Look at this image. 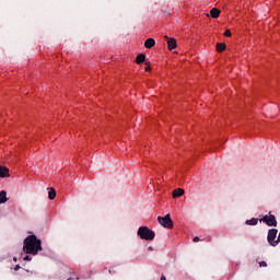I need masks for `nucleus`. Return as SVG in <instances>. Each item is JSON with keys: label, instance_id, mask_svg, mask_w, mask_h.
Segmentation results:
<instances>
[{"label": "nucleus", "instance_id": "nucleus-1", "mask_svg": "<svg viewBox=\"0 0 280 280\" xmlns=\"http://www.w3.org/2000/svg\"><path fill=\"white\" fill-rule=\"evenodd\" d=\"M23 250L26 255H38L43 250L42 242L36 235H30L24 240Z\"/></svg>", "mask_w": 280, "mask_h": 280}, {"label": "nucleus", "instance_id": "nucleus-2", "mask_svg": "<svg viewBox=\"0 0 280 280\" xmlns=\"http://www.w3.org/2000/svg\"><path fill=\"white\" fill-rule=\"evenodd\" d=\"M138 235L140 236V240H145L147 242H152V240L156 237L154 231L150 230L148 226H140L138 229Z\"/></svg>", "mask_w": 280, "mask_h": 280}, {"label": "nucleus", "instance_id": "nucleus-3", "mask_svg": "<svg viewBox=\"0 0 280 280\" xmlns=\"http://www.w3.org/2000/svg\"><path fill=\"white\" fill-rule=\"evenodd\" d=\"M158 222L161 226H164V229H172V226H174L170 214H166L165 217H158Z\"/></svg>", "mask_w": 280, "mask_h": 280}, {"label": "nucleus", "instance_id": "nucleus-4", "mask_svg": "<svg viewBox=\"0 0 280 280\" xmlns=\"http://www.w3.org/2000/svg\"><path fill=\"white\" fill-rule=\"evenodd\" d=\"M260 221L265 222L267 226H277V219L272 214H266Z\"/></svg>", "mask_w": 280, "mask_h": 280}, {"label": "nucleus", "instance_id": "nucleus-5", "mask_svg": "<svg viewBox=\"0 0 280 280\" xmlns=\"http://www.w3.org/2000/svg\"><path fill=\"white\" fill-rule=\"evenodd\" d=\"M0 178H10V170L0 165Z\"/></svg>", "mask_w": 280, "mask_h": 280}, {"label": "nucleus", "instance_id": "nucleus-6", "mask_svg": "<svg viewBox=\"0 0 280 280\" xmlns=\"http://www.w3.org/2000/svg\"><path fill=\"white\" fill-rule=\"evenodd\" d=\"M166 40H167V46H168V49L170 51H172L173 49H176L177 47V44H176V40L174 38H170L167 36H165Z\"/></svg>", "mask_w": 280, "mask_h": 280}, {"label": "nucleus", "instance_id": "nucleus-7", "mask_svg": "<svg viewBox=\"0 0 280 280\" xmlns=\"http://www.w3.org/2000/svg\"><path fill=\"white\" fill-rule=\"evenodd\" d=\"M156 45V42L154 40V38H148L145 42H144V47L147 49H152V47H154Z\"/></svg>", "mask_w": 280, "mask_h": 280}, {"label": "nucleus", "instance_id": "nucleus-8", "mask_svg": "<svg viewBox=\"0 0 280 280\" xmlns=\"http://www.w3.org/2000/svg\"><path fill=\"white\" fill-rule=\"evenodd\" d=\"M180 196H185V189L177 188L173 190V198H180Z\"/></svg>", "mask_w": 280, "mask_h": 280}, {"label": "nucleus", "instance_id": "nucleus-9", "mask_svg": "<svg viewBox=\"0 0 280 280\" xmlns=\"http://www.w3.org/2000/svg\"><path fill=\"white\" fill-rule=\"evenodd\" d=\"M8 202V192L5 190L0 191V205Z\"/></svg>", "mask_w": 280, "mask_h": 280}, {"label": "nucleus", "instance_id": "nucleus-10", "mask_svg": "<svg viewBox=\"0 0 280 280\" xmlns=\"http://www.w3.org/2000/svg\"><path fill=\"white\" fill-rule=\"evenodd\" d=\"M136 62H137V65H141V63L145 62V55H143V54L138 55L136 58Z\"/></svg>", "mask_w": 280, "mask_h": 280}, {"label": "nucleus", "instance_id": "nucleus-11", "mask_svg": "<svg viewBox=\"0 0 280 280\" xmlns=\"http://www.w3.org/2000/svg\"><path fill=\"white\" fill-rule=\"evenodd\" d=\"M48 198L50 200H55L56 199V189L54 188H48Z\"/></svg>", "mask_w": 280, "mask_h": 280}, {"label": "nucleus", "instance_id": "nucleus-12", "mask_svg": "<svg viewBox=\"0 0 280 280\" xmlns=\"http://www.w3.org/2000/svg\"><path fill=\"white\" fill-rule=\"evenodd\" d=\"M210 14H211L212 19H218V16H220V10L213 8V9H211Z\"/></svg>", "mask_w": 280, "mask_h": 280}, {"label": "nucleus", "instance_id": "nucleus-13", "mask_svg": "<svg viewBox=\"0 0 280 280\" xmlns=\"http://www.w3.org/2000/svg\"><path fill=\"white\" fill-rule=\"evenodd\" d=\"M257 222H259V220L253 218V219H250V220H247V221L245 222V224H247L248 226H256Z\"/></svg>", "mask_w": 280, "mask_h": 280}, {"label": "nucleus", "instance_id": "nucleus-14", "mask_svg": "<svg viewBox=\"0 0 280 280\" xmlns=\"http://www.w3.org/2000/svg\"><path fill=\"white\" fill-rule=\"evenodd\" d=\"M224 49H226L225 44H221V43L217 44V51H219V54H222V51H224Z\"/></svg>", "mask_w": 280, "mask_h": 280}, {"label": "nucleus", "instance_id": "nucleus-15", "mask_svg": "<svg viewBox=\"0 0 280 280\" xmlns=\"http://www.w3.org/2000/svg\"><path fill=\"white\" fill-rule=\"evenodd\" d=\"M24 261H32V256L26 255V256L24 257Z\"/></svg>", "mask_w": 280, "mask_h": 280}, {"label": "nucleus", "instance_id": "nucleus-16", "mask_svg": "<svg viewBox=\"0 0 280 280\" xmlns=\"http://www.w3.org/2000/svg\"><path fill=\"white\" fill-rule=\"evenodd\" d=\"M259 266H260V268H266V266H268V264H266V261H260Z\"/></svg>", "mask_w": 280, "mask_h": 280}, {"label": "nucleus", "instance_id": "nucleus-17", "mask_svg": "<svg viewBox=\"0 0 280 280\" xmlns=\"http://www.w3.org/2000/svg\"><path fill=\"white\" fill-rule=\"evenodd\" d=\"M224 36H231V31H230V30H226V31L224 32Z\"/></svg>", "mask_w": 280, "mask_h": 280}, {"label": "nucleus", "instance_id": "nucleus-18", "mask_svg": "<svg viewBox=\"0 0 280 280\" xmlns=\"http://www.w3.org/2000/svg\"><path fill=\"white\" fill-rule=\"evenodd\" d=\"M199 241H200V237H198V236H195L192 240V242H199Z\"/></svg>", "mask_w": 280, "mask_h": 280}, {"label": "nucleus", "instance_id": "nucleus-19", "mask_svg": "<svg viewBox=\"0 0 280 280\" xmlns=\"http://www.w3.org/2000/svg\"><path fill=\"white\" fill-rule=\"evenodd\" d=\"M144 70H145V71H151L152 68H151L150 66H147V67L144 68Z\"/></svg>", "mask_w": 280, "mask_h": 280}, {"label": "nucleus", "instance_id": "nucleus-20", "mask_svg": "<svg viewBox=\"0 0 280 280\" xmlns=\"http://www.w3.org/2000/svg\"><path fill=\"white\" fill-rule=\"evenodd\" d=\"M21 268V266L16 265L14 270H19Z\"/></svg>", "mask_w": 280, "mask_h": 280}, {"label": "nucleus", "instance_id": "nucleus-21", "mask_svg": "<svg viewBox=\"0 0 280 280\" xmlns=\"http://www.w3.org/2000/svg\"><path fill=\"white\" fill-rule=\"evenodd\" d=\"M148 250H154V248L152 246H149Z\"/></svg>", "mask_w": 280, "mask_h": 280}, {"label": "nucleus", "instance_id": "nucleus-22", "mask_svg": "<svg viewBox=\"0 0 280 280\" xmlns=\"http://www.w3.org/2000/svg\"><path fill=\"white\" fill-rule=\"evenodd\" d=\"M161 280H167L166 278H165V276H161Z\"/></svg>", "mask_w": 280, "mask_h": 280}, {"label": "nucleus", "instance_id": "nucleus-23", "mask_svg": "<svg viewBox=\"0 0 280 280\" xmlns=\"http://www.w3.org/2000/svg\"><path fill=\"white\" fill-rule=\"evenodd\" d=\"M13 260L16 261V257H14Z\"/></svg>", "mask_w": 280, "mask_h": 280}, {"label": "nucleus", "instance_id": "nucleus-24", "mask_svg": "<svg viewBox=\"0 0 280 280\" xmlns=\"http://www.w3.org/2000/svg\"><path fill=\"white\" fill-rule=\"evenodd\" d=\"M67 280H72V278H68Z\"/></svg>", "mask_w": 280, "mask_h": 280}]
</instances>
